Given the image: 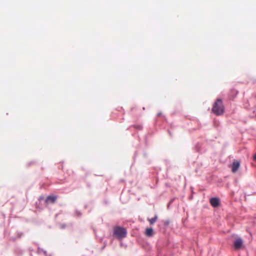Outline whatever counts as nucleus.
Returning <instances> with one entry per match:
<instances>
[{
  "label": "nucleus",
  "instance_id": "nucleus-8",
  "mask_svg": "<svg viewBox=\"0 0 256 256\" xmlns=\"http://www.w3.org/2000/svg\"><path fill=\"white\" fill-rule=\"evenodd\" d=\"M158 220V216L156 215L154 217L152 218H148V221L150 222V224H153Z\"/></svg>",
  "mask_w": 256,
  "mask_h": 256
},
{
  "label": "nucleus",
  "instance_id": "nucleus-9",
  "mask_svg": "<svg viewBox=\"0 0 256 256\" xmlns=\"http://www.w3.org/2000/svg\"><path fill=\"white\" fill-rule=\"evenodd\" d=\"M253 159L256 162V154L254 156Z\"/></svg>",
  "mask_w": 256,
  "mask_h": 256
},
{
  "label": "nucleus",
  "instance_id": "nucleus-7",
  "mask_svg": "<svg viewBox=\"0 0 256 256\" xmlns=\"http://www.w3.org/2000/svg\"><path fill=\"white\" fill-rule=\"evenodd\" d=\"M144 234L146 236H148V237H150V236H152L153 234H154V230L152 228H146V230H145V232H144Z\"/></svg>",
  "mask_w": 256,
  "mask_h": 256
},
{
  "label": "nucleus",
  "instance_id": "nucleus-4",
  "mask_svg": "<svg viewBox=\"0 0 256 256\" xmlns=\"http://www.w3.org/2000/svg\"><path fill=\"white\" fill-rule=\"evenodd\" d=\"M240 162L237 160H234L232 164L231 168L232 172L235 173L240 168Z\"/></svg>",
  "mask_w": 256,
  "mask_h": 256
},
{
  "label": "nucleus",
  "instance_id": "nucleus-2",
  "mask_svg": "<svg viewBox=\"0 0 256 256\" xmlns=\"http://www.w3.org/2000/svg\"><path fill=\"white\" fill-rule=\"evenodd\" d=\"M126 230L121 226H116L114 229V235L118 239L125 238L126 236Z\"/></svg>",
  "mask_w": 256,
  "mask_h": 256
},
{
  "label": "nucleus",
  "instance_id": "nucleus-5",
  "mask_svg": "<svg viewBox=\"0 0 256 256\" xmlns=\"http://www.w3.org/2000/svg\"><path fill=\"white\" fill-rule=\"evenodd\" d=\"M57 197L56 196H48L45 200V202L46 204H54L55 203Z\"/></svg>",
  "mask_w": 256,
  "mask_h": 256
},
{
  "label": "nucleus",
  "instance_id": "nucleus-3",
  "mask_svg": "<svg viewBox=\"0 0 256 256\" xmlns=\"http://www.w3.org/2000/svg\"><path fill=\"white\" fill-rule=\"evenodd\" d=\"M243 244L242 240L240 238L236 239L234 242V246L236 250H238L240 248Z\"/></svg>",
  "mask_w": 256,
  "mask_h": 256
},
{
  "label": "nucleus",
  "instance_id": "nucleus-10",
  "mask_svg": "<svg viewBox=\"0 0 256 256\" xmlns=\"http://www.w3.org/2000/svg\"><path fill=\"white\" fill-rule=\"evenodd\" d=\"M136 128L140 129L142 128V126H137Z\"/></svg>",
  "mask_w": 256,
  "mask_h": 256
},
{
  "label": "nucleus",
  "instance_id": "nucleus-1",
  "mask_svg": "<svg viewBox=\"0 0 256 256\" xmlns=\"http://www.w3.org/2000/svg\"><path fill=\"white\" fill-rule=\"evenodd\" d=\"M212 110L216 116H220L223 114L224 112V106L221 99H218L215 102Z\"/></svg>",
  "mask_w": 256,
  "mask_h": 256
},
{
  "label": "nucleus",
  "instance_id": "nucleus-6",
  "mask_svg": "<svg viewBox=\"0 0 256 256\" xmlns=\"http://www.w3.org/2000/svg\"><path fill=\"white\" fill-rule=\"evenodd\" d=\"M210 202L212 206L216 208L220 204V200L218 198H212L210 199Z\"/></svg>",
  "mask_w": 256,
  "mask_h": 256
}]
</instances>
